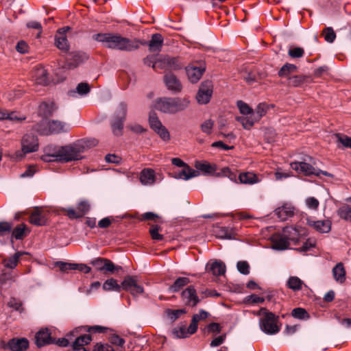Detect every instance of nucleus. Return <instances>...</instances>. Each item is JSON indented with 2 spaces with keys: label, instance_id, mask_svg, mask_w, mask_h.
I'll list each match as a JSON object with an SVG mask.
<instances>
[{
  "label": "nucleus",
  "instance_id": "obj_1",
  "mask_svg": "<svg viewBox=\"0 0 351 351\" xmlns=\"http://www.w3.org/2000/svg\"><path fill=\"white\" fill-rule=\"evenodd\" d=\"M93 37L106 47L112 49L131 51L138 48L137 40L128 39L117 34H97Z\"/></svg>",
  "mask_w": 351,
  "mask_h": 351
},
{
  "label": "nucleus",
  "instance_id": "obj_2",
  "mask_svg": "<svg viewBox=\"0 0 351 351\" xmlns=\"http://www.w3.org/2000/svg\"><path fill=\"white\" fill-rule=\"evenodd\" d=\"M189 104L186 97H160L154 101L153 107L163 113L176 114L186 109Z\"/></svg>",
  "mask_w": 351,
  "mask_h": 351
},
{
  "label": "nucleus",
  "instance_id": "obj_3",
  "mask_svg": "<svg viewBox=\"0 0 351 351\" xmlns=\"http://www.w3.org/2000/svg\"><path fill=\"white\" fill-rule=\"evenodd\" d=\"M254 314L260 317L259 327L264 333L273 335L280 331V326L278 325V317L273 313L265 308H261L258 311L254 312Z\"/></svg>",
  "mask_w": 351,
  "mask_h": 351
},
{
  "label": "nucleus",
  "instance_id": "obj_4",
  "mask_svg": "<svg viewBox=\"0 0 351 351\" xmlns=\"http://www.w3.org/2000/svg\"><path fill=\"white\" fill-rule=\"evenodd\" d=\"M34 130L40 135L48 136L67 132L70 130V125L59 120H43L34 127Z\"/></svg>",
  "mask_w": 351,
  "mask_h": 351
},
{
  "label": "nucleus",
  "instance_id": "obj_5",
  "mask_svg": "<svg viewBox=\"0 0 351 351\" xmlns=\"http://www.w3.org/2000/svg\"><path fill=\"white\" fill-rule=\"evenodd\" d=\"M86 143L83 141H77L73 144L60 146V162H68L82 158V154L86 148Z\"/></svg>",
  "mask_w": 351,
  "mask_h": 351
},
{
  "label": "nucleus",
  "instance_id": "obj_6",
  "mask_svg": "<svg viewBox=\"0 0 351 351\" xmlns=\"http://www.w3.org/2000/svg\"><path fill=\"white\" fill-rule=\"evenodd\" d=\"M38 138L32 134H25L21 139V151L16 152L17 159L23 158L25 154L35 152L38 149Z\"/></svg>",
  "mask_w": 351,
  "mask_h": 351
},
{
  "label": "nucleus",
  "instance_id": "obj_7",
  "mask_svg": "<svg viewBox=\"0 0 351 351\" xmlns=\"http://www.w3.org/2000/svg\"><path fill=\"white\" fill-rule=\"evenodd\" d=\"M127 112V106L125 104H120L115 112L113 121L112 122V128L113 133L115 135H120L123 129V123L125 119Z\"/></svg>",
  "mask_w": 351,
  "mask_h": 351
},
{
  "label": "nucleus",
  "instance_id": "obj_8",
  "mask_svg": "<svg viewBox=\"0 0 351 351\" xmlns=\"http://www.w3.org/2000/svg\"><path fill=\"white\" fill-rule=\"evenodd\" d=\"M121 289L128 291L134 297H136L144 292L143 287L138 284L134 276H127L121 282Z\"/></svg>",
  "mask_w": 351,
  "mask_h": 351
},
{
  "label": "nucleus",
  "instance_id": "obj_9",
  "mask_svg": "<svg viewBox=\"0 0 351 351\" xmlns=\"http://www.w3.org/2000/svg\"><path fill=\"white\" fill-rule=\"evenodd\" d=\"M213 84L210 81L203 82L198 90L196 95V99L199 104H206L210 101L213 95Z\"/></svg>",
  "mask_w": 351,
  "mask_h": 351
},
{
  "label": "nucleus",
  "instance_id": "obj_10",
  "mask_svg": "<svg viewBox=\"0 0 351 351\" xmlns=\"http://www.w3.org/2000/svg\"><path fill=\"white\" fill-rule=\"evenodd\" d=\"M182 64L178 58L169 56L160 55L158 56V69L166 70H178L181 69Z\"/></svg>",
  "mask_w": 351,
  "mask_h": 351
},
{
  "label": "nucleus",
  "instance_id": "obj_11",
  "mask_svg": "<svg viewBox=\"0 0 351 351\" xmlns=\"http://www.w3.org/2000/svg\"><path fill=\"white\" fill-rule=\"evenodd\" d=\"M205 70L206 66L204 63L191 64L186 67V72L188 78L192 83L197 82L202 76Z\"/></svg>",
  "mask_w": 351,
  "mask_h": 351
},
{
  "label": "nucleus",
  "instance_id": "obj_12",
  "mask_svg": "<svg viewBox=\"0 0 351 351\" xmlns=\"http://www.w3.org/2000/svg\"><path fill=\"white\" fill-rule=\"evenodd\" d=\"M237 107L240 111V113L242 114L241 117H237V121L240 122L243 127L246 130H250L252 125L247 126L245 124V121L247 119H250L251 116L253 114V110L245 102L243 101H237Z\"/></svg>",
  "mask_w": 351,
  "mask_h": 351
},
{
  "label": "nucleus",
  "instance_id": "obj_13",
  "mask_svg": "<svg viewBox=\"0 0 351 351\" xmlns=\"http://www.w3.org/2000/svg\"><path fill=\"white\" fill-rule=\"evenodd\" d=\"M60 146L48 145L44 149L41 160L45 162H60Z\"/></svg>",
  "mask_w": 351,
  "mask_h": 351
},
{
  "label": "nucleus",
  "instance_id": "obj_14",
  "mask_svg": "<svg viewBox=\"0 0 351 351\" xmlns=\"http://www.w3.org/2000/svg\"><path fill=\"white\" fill-rule=\"evenodd\" d=\"M291 167L297 171L298 173H302L304 176L315 175L316 169L311 165L304 162H295L291 163Z\"/></svg>",
  "mask_w": 351,
  "mask_h": 351
},
{
  "label": "nucleus",
  "instance_id": "obj_15",
  "mask_svg": "<svg viewBox=\"0 0 351 351\" xmlns=\"http://www.w3.org/2000/svg\"><path fill=\"white\" fill-rule=\"evenodd\" d=\"M184 302L189 306H195L199 302L196 291L193 286H189L182 293Z\"/></svg>",
  "mask_w": 351,
  "mask_h": 351
},
{
  "label": "nucleus",
  "instance_id": "obj_16",
  "mask_svg": "<svg viewBox=\"0 0 351 351\" xmlns=\"http://www.w3.org/2000/svg\"><path fill=\"white\" fill-rule=\"evenodd\" d=\"M69 27L60 29L55 36V43L56 47L62 51H66L69 49V45L66 36V32L69 30Z\"/></svg>",
  "mask_w": 351,
  "mask_h": 351
},
{
  "label": "nucleus",
  "instance_id": "obj_17",
  "mask_svg": "<svg viewBox=\"0 0 351 351\" xmlns=\"http://www.w3.org/2000/svg\"><path fill=\"white\" fill-rule=\"evenodd\" d=\"M307 223L320 233H327L331 229V222L328 219L319 221L308 219Z\"/></svg>",
  "mask_w": 351,
  "mask_h": 351
},
{
  "label": "nucleus",
  "instance_id": "obj_18",
  "mask_svg": "<svg viewBox=\"0 0 351 351\" xmlns=\"http://www.w3.org/2000/svg\"><path fill=\"white\" fill-rule=\"evenodd\" d=\"M140 182L144 186H152L156 182V176L154 169H144L140 174Z\"/></svg>",
  "mask_w": 351,
  "mask_h": 351
},
{
  "label": "nucleus",
  "instance_id": "obj_19",
  "mask_svg": "<svg viewBox=\"0 0 351 351\" xmlns=\"http://www.w3.org/2000/svg\"><path fill=\"white\" fill-rule=\"evenodd\" d=\"M267 108L266 104H260L257 106L255 111L253 110V114L252 117L250 118V119H247L245 121V124L248 125H254V124L258 121L261 117H263L267 112Z\"/></svg>",
  "mask_w": 351,
  "mask_h": 351
},
{
  "label": "nucleus",
  "instance_id": "obj_20",
  "mask_svg": "<svg viewBox=\"0 0 351 351\" xmlns=\"http://www.w3.org/2000/svg\"><path fill=\"white\" fill-rule=\"evenodd\" d=\"M6 347L12 351H25L29 347V341L25 338L12 339Z\"/></svg>",
  "mask_w": 351,
  "mask_h": 351
},
{
  "label": "nucleus",
  "instance_id": "obj_21",
  "mask_svg": "<svg viewBox=\"0 0 351 351\" xmlns=\"http://www.w3.org/2000/svg\"><path fill=\"white\" fill-rule=\"evenodd\" d=\"M164 81L169 90L176 93L180 92L182 90L180 82L173 74H166L164 77Z\"/></svg>",
  "mask_w": 351,
  "mask_h": 351
},
{
  "label": "nucleus",
  "instance_id": "obj_22",
  "mask_svg": "<svg viewBox=\"0 0 351 351\" xmlns=\"http://www.w3.org/2000/svg\"><path fill=\"white\" fill-rule=\"evenodd\" d=\"M195 167L197 171H201L205 176H215L217 170V166L210 164L207 161H196Z\"/></svg>",
  "mask_w": 351,
  "mask_h": 351
},
{
  "label": "nucleus",
  "instance_id": "obj_23",
  "mask_svg": "<svg viewBox=\"0 0 351 351\" xmlns=\"http://www.w3.org/2000/svg\"><path fill=\"white\" fill-rule=\"evenodd\" d=\"M184 167L182 170L173 173L172 177L176 179L189 180L199 175L197 171L191 169L188 165Z\"/></svg>",
  "mask_w": 351,
  "mask_h": 351
},
{
  "label": "nucleus",
  "instance_id": "obj_24",
  "mask_svg": "<svg viewBox=\"0 0 351 351\" xmlns=\"http://www.w3.org/2000/svg\"><path fill=\"white\" fill-rule=\"evenodd\" d=\"M32 77L36 83L45 86L48 84L49 80L45 68L42 66L36 67L32 71Z\"/></svg>",
  "mask_w": 351,
  "mask_h": 351
},
{
  "label": "nucleus",
  "instance_id": "obj_25",
  "mask_svg": "<svg viewBox=\"0 0 351 351\" xmlns=\"http://www.w3.org/2000/svg\"><path fill=\"white\" fill-rule=\"evenodd\" d=\"M36 343L38 347L43 346L53 342L51 335L47 329H42L39 330L35 337Z\"/></svg>",
  "mask_w": 351,
  "mask_h": 351
},
{
  "label": "nucleus",
  "instance_id": "obj_26",
  "mask_svg": "<svg viewBox=\"0 0 351 351\" xmlns=\"http://www.w3.org/2000/svg\"><path fill=\"white\" fill-rule=\"evenodd\" d=\"M289 240L284 234V231H282V234L281 235H277L274 237L272 241V248L277 250H284L289 247Z\"/></svg>",
  "mask_w": 351,
  "mask_h": 351
},
{
  "label": "nucleus",
  "instance_id": "obj_27",
  "mask_svg": "<svg viewBox=\"0 0 351 351\" xmlns=\"http://www.w3.org/2000/svg\"><path fill=\"white\" fill-rule=\"evenodd\" d=\"M29 221L36 226L45 225L47 222L45 213L38 208L35 209L29 217Z\"/></svg>",
  "mask_w": 351,
  "mask_h": 351
},
{
  "label": "nucleus",
  "instance_id": "obj_28",
  "mask_svg": "<svg viewBox=\"0 0 351 351\" xmlns=\"http://www.w3.org/2000/svg\"><path fill=\"white\" fill-rule=\"evenodd\" d=\"M294 208L290 205H284L275 210V214L281 221H285L293 215Z\"/></svg>",
  "mask_w": 351,
  "mask_h": 351
},
{
  "label": "nucleus",
  "instance_id": "obj_29",
  "mask_svg": "<svg viewBox=\"0 0 351 351\" xmlns=\"http://www.w3.org/2000/svg\"><path fill=\"white\" fill-rule=\"evenodd\" d=\"M209 313L204 310H200L199 313L195 314L191 319L189 325V330L191 332H195L197 329L198 322L207 318Z\"/></svg>",
  "mask_w": 351,
  "mask_h": 351
},
{
  "label": "nucleus",
  "instance_id": "obj_30",
  "mask_svg": "<svg viewBox=\"0 0 351 351\" xmlns=\"http://www.w3.org/2000/svg\"><path fill=\"white\" fill-rule=\"evenodd\" d=\"M91 341L90 335H81L77 337L73 343V348L75 351H86L84 346L88 344Z\"/></svg>",
  "mask_w": 351,
  "mask_h": 351
},
{
  "label": "nucleus",
  "instance_id": "obj_31",
  "mask_svg": "<svg viewBox=\"0 0 351 351\" xmlns=\"http://www.w3.org/2000/svg\"><path fill=\"white\" fill-rule=\"evenodd\" d=\"M332 275L335 281L339 284L346 281V271L342 263H338L333 267Z\"/></svg>",
  "mask_w": 351,
  "mask_h": 351
},
{
  "label": "nucleus",
  "instance_id": "obj_32",
  "mask_svg": "<svg viewBox=\"0 0 351 351\" xmlns=\"http://www.w3.org/2000/svg\"><path fill=\"white\" fill-rule=\"evenodd\" d=\"M285 235L287 236L289 241L296 243L299 241L300 235L304 234V231L301 229L287 227L283 229Z\"/></svg>",
  "mask_w": 351,
  "mask_h": 351
},
{
  "label": "nucleus",
  "instance_id": "obj_33",
  "mask_svg": "<svg viewBox=\"0 0 351 351\" xmlns=\"http://www.w3.org/2000/svg\"><path fill=\"white\" fill-rule=\"evenodd\" d=\"M163 44L162 36L160 34L152 35L150 41L148 43L149 50L152 51H160Z\"/></svg>",
  "mask_w": 351,
  "mask_h": 351
},
{
  "label": "nucleus",
  "instance_id": "obj_34",
  "mask_svg": "<svg viewBox=\"0 0 351 351\" xmlns=\"http://www.w3.org/2000/svg\"><path fill=\"white\" fill-rule=\"evenodd\" d=\"M239 179L241 183L253 184L258 183L261 179L252 172L242 173L239 175Z\"/></svg>",
  "mask_w": 351,
  "mask_h": 351
},
{
  "label": "nucleus",
  "instance_id": "obj_35",
  "mask_svg": "<svg viewBox=\"0 0 351 351\" xmlns=\"http://www.w3.org/2000/svg\"><path fill=\"white\" fill-rule=\"evenodd\" d=\"M210 270L215 276H221L226 272V265L220 261H213L210 266Z\"/></svg>",
  "mask_w": 351,
  "mask_h": 351
},
{
  "label": "nucleus",
  "instance_id": "obj_36",
  "mask_svg": "<svg viewBox=\"0 0 351 351\" xmlns=\"http://www.w3.org/2000/svg\"><path fill=\"white\" fill-rule=\"evenodd\" d=\"M190 282L189 278L186 277H180L176 280L174 283L171 285L169 290L171 293L179 291L183 287L186 286Z\"/></svg>",
  "mask_w": 351,
  "mask_h": 351
},
{
  "label": "nucleus",
  "instance_id": "obj_37",
  "mask_svg": "<svg viewBox=\"0 0 351 351\" xmlns=\"http://www.w3.org/2000/svg\"><path fill=\"white\" fill-rule=\"evenodd\" d=\"M102 289L105 291H114L117 292H119L121 290V284L119 285L117 281L114 278H110L106 280L103 285Z\"/></svg>",
  "mask_w": 351,
  "mask_h": 351
},
{
  "label": "nucleus",
  "instance_id": "obj_38",
  "mask_svg": "<svg viewBox=\"0 0 351 351\" xmlns=\"http://www.w3.org/2000/svg\"><path fill=\"white\" fill-rule=\"evenodd\" d=\"M194 333L190 332L189 326L186 328L184 325L178 326L173 330V335L178 338H186Z\"/></svg>",
  "mask_w": 351,
  "mask_h": 351
},
{
  "label": "nucleus",
  "instance_id": "obj_39",
  "mask_svg": "<svg viewBox=\"0 0 351 351\" xmlns=\"http://www.w3.org/2000/svg\"><path fill=\"white\" fill-rule=\"evenodd\" d=\"M337 212L341 219L351 222V206L348 204L343 205Z\"/></svg>",
  "mask_w": 351,
  "mask_h": 351
},
{
  "label": "nucleus",
  "instance_id": "obj_40",
  "mask_svg": "<svg viewBox=\"0 0 351 351\" xmlns=\"http://www.w3.org/2000/svg\"><path fill=\"white\" fill-rule=\"evenodd\" d=\"M22 255L21 252H16L12 256L3 260V265L8 269H14L17 265L19 258Z\"/></svg>",
  "mask_w": 351,
  "mask_h": 351
},
{
  "label": "nucleus",
  "instance_id": "obj_41",
  "mask_svg": "<svg viewBox=\"0 0 351 351\" xmlns=\"http://www.w3.org/2000/svg\"><path fill=\"white\" fill-rule=\"evenodd\" d=\"M90 92V86L87 83H80L76 89L74 90H71L69 93V96L75 97L76 93H78L80 95H84L88 94Z\"/></svg>",
  "mask_w": 351,
  "mask_h": 351
},
{
  "label": "nucleus",
  "instance_id": "obj_42",
  "mask_svg": "<svg viewBox=\"0 0 351 351\" xmlns=\"http://www.w3.org/2000/svg\"><path fill=\"white\" fill-rule=\"evenodd\" d=\"M302 285V280L296 276L290 277L287 281L288 287L293 291L300 290Z\"/></svg>",
  "mask_w": 351,
  "mask_h": 351
},
{
  "label": "nucleus",
  "instance_id": "obj_43",
  "mask_svg": "<svg viewBox=\"0 0 351 351\" xmlns=\"http://www.w3.org/2000/svg\"><path fill=\"white\" fill-rule=\"evenodd\" d=\"M336 141L338 144V147H340V145L343 147L351 148V137H348L346 135L341 134H337L335 135Z\"/></svg>",
  "mask_w": 351,
  "mask_h": 351
},
{
  "label": "nucleus",
  "instance_id": "obj_44",
  "mask_svg": "<svg viewBox=\"0 0 351 351\" xmlns=\"http://www.w3.org/2000/svg\"><path fill=\"white\" fill-rule=\"evenodd\" d=\"M291 315L293 317L302 320H307L310 317L308 312L302 308H295L293 309Z\"/></svg>",
  "mask_w": 351,
  "mask_h": 351
},
{
  "label": "nucleus",
  "instance_id": "obj_45",
  "mask_svg": "<svg viewBox=\"0 0 351 351\" xmlns=\"http://www.w3.org/2000/svg\"><path fill=\"white\" fill-rule=\"evenodd\" d=\"M214 124V121L210 119L204 121L200 125L202 132L207 135L211 134Z\"/></svg>",
  "mask_w": 351,
  "mask_h": 351
},
{
  "label": "nucleus",
  "instance_id": "obj_46",
  "mask_svg": "<svg viewBox=\"0 0 351 351\" xmlns=\"http://www.w3.org/2000/svg\"><path fill=\"white\" fill-rule=\"evenodd\" d=\"M149 123L150 128L154 131L156 129H159L160 127L163 125L161 121L159 120L156 114L154 112H150L149 115Z\"/></svg>",
  "mask_w": 351,
  "mask_h": 351
},
{
  "label": "nucleus",
  "instance_id": "obj_47",
  "mask_svg": "<svg viewBox=\"0 0 351 351\" xmlns=\"http://www.w3.org/2000/svg\"><path fill=\"white\" fill-rule=\"evenodd\" d=\"M296 69V66L294 64H286L279 71V76L287 77L290 73H293Z\"/></svg>",
  "mask_w": 351,
  "mask_h": 351
},
{
  "label": "nucleus",
  "instance_id": "obj_48",
  "mask_svg": "<svg viewBox=\"0 0 351 351\" xmlns=\"http://www.w3.org/2000/svg\"><path fill=\"white\" fill-rule=\"evenodd\" d=\"M144 64L152 66L154 69H158V56H148L144 59Z\"/></svg>",
  "mask_w": 351,
  "mask_h": 351
},
{
  "label": "nucleus",
  "instance_id": "obj_49",
  "mask_svg": "<svg viewBox=\"0 0 351 351\" xmlns=\"http://www.w3.org/2000/svg\"><path fill=\"white\" fill-rule=\"evenodd\" d=\"M160 230V227L155 225L152 226L149 230V233L152 239L156 241H161L163 239V236L159 234V231Z\"/></svg>",
  "mask_w": 351,
  "mask_h": 351
},
{
  "label": "nucleus",
  "instance_id": "obj_50",
  "mask_svg": "<svg viewBox=\"0 0 351 351\" xmlns=\"http://www.w3.org/2000/svg\"><path fill=\"white\" fill-rule=\"evenodd\" d=\"M154 132L165 141H168L170 139V134L167 129L162 125L159 129H156Z\"/></svg>",
  "mask_w": 351,
  "mask_h": 351
},
{
  "label": "nucleus",
  "instance_id": "obj_51",
  "mask_svg": "<svg viewBox=\"0 0 351 351\" xmlns=\"http://www.w3.org/2000/svg\"><path fill=\"white\" fill-rule=\"evenodd\" d=\"M324 36L326 41L330 43H332L336 38V34L331 27H327L324 29Z\"/></svg>",
  "mask_w": 351,
  "mask_h": 351
},
{
  "label": "nucleus",
  "instance_id": "obj_52",
  "mask_svg": "<svg viewBox=\"0 0 351 351\" xmlns=\"http://www.w3.org/2000/svg\"><path fill=\"white\" fill-rule=\"evenodd\" d=\"M25 230V226L24 224H21L13 230L12 237L16 239H20L24 236Z\"/></svg>",
  "mask_w": 351,
  "mask_h": 351
},
{
  "label": "nucleus",
  "instance_id": "obj_53",
  "mask_svg": "<svg viewBox=\"0 0 351 351\" xmlns=\"http://www.w3.org/2000/svg\"><path fill=\"white\" fill-rule=\"evenodd\" d=\"M17 275L13 274L11 272H3L0 278L1 284H5L8 281L14 282Z\"/></svg>",
  "mask_w": 351,
  "mask_h": 351
},
{
  "label": "nucleus",
  "instance_id": "obj_54",
  "mask_svg": "<svg viewBox=\"0 0 351 351\" xmlns=\"http://www.w3.org/2000/svg\"><path fill=\"white\" fill-rule=\"evenodd\" d=\"M305 203L308 208L312 210H317L319 204V201L313 197L306 198Z\"/></svg>",
  "mask_w": 351,
  "mask_h": 351
},
{
  "label": "nucleus",
  "instance_id": "obj_55",
  "mask_svg": "<svg viewBox=\"0 0 351 351\" xmlns=\"http://www.w3.org/2000/svg\"><path fill=\"white\" fill-rule=\"evenodd\" d=\"M237 267L239 271L244 275L248 274L250 272V266L246 261H239Z\"/></svg>",
  "mask_w": 351,
  "mask_h": 351
},
{
  "label": "nucleus",
  "instance_id": "obj_56",
  "mask_svg": "<svg viewBox=\"0 0 351 351\" xmlns=\"http://www.w3.org/2000/svg\"><path fill=\"white\" fill-rule=\"evenodd\" d=\"M6 119L10 120L12 121H19L25 119V117L19 114L18 112L12 111L7 112V118Z\"/></svg>",
  "mask_w": 351,
  "mask_h": 351
},
{
  "label": "nucleus",
  "instance_id": "obj_57",
  "mask_svg": "<svg viewBox=\"0 0 351 351\" xmlns=\"http://www.w3.org/2000/svg\"><path fill=\"white\" fill-rule=\"evenodd\" d=\"M288 53L292 58H300L304 55V50L301 47H294L289 49Z\"/></svg>",
  "mask_w": 351,
  "mask_h": 351
},
{
  "label": "nucleus",
  "instance_id": "obj_58",
  "mask_svg": "<svg viewBox=\"0 0 351 351\" xmlns=\"http://www.w3.org/2000/svg\"><path fill=\"white\" fill-rule=\"evenodd\" d=\"M12 230V225L8 222H0V236L10 233Z\"/></svg>",
  "mask_w": 351,
  "mask_h": 351
},
{
  "label": "nucleus",
  "instance_id": "obj_59",
  "mask_svg": "<svg viewBox=\"0 0 351 351\" xmlns=\"http://www.w3.org/2000/svg\"><path fill=\"white\" fill-rule=\"evenodd\" d=\"M90 205L86 201H81L77 205V210H79L82 216L88 211Z\"/></svg>",
  "mask_w": 351,
  "mask_h": 351
},
{
  "label": "nucleus",
  "instance_id": "obj_60",
  "mask_svg": "<svg viewBox=\"0 0 351 351\" xmlns=\"http://www.w3.org/2000/svg\"><path fill=\"white\" fill-rule=\"evenodd\" d=\"M22 95V91L21 90H12L7 93L5 95V97L9 101H13L17 98H19Z\"/></svg>",
  "mask_w": 351,
  "mask_h": 351
},
{
  "label": "nucleus",
  "instance_id": "obj_61",
  "mask_svg": "<svg viewBox=\"0 0 351 351\" xmlns=\"http://www.w3.org/2000/svg\"><path fill=\"white\" fill-rule=\"evenodd\" d=\"M291 173L284 172L280 168H278L275 172V178L276 180H281L291 176Z\"/></svg>",
  "mask_w": 351,
  "mask_h": 351
},
{
  "label": "nucleus",
  "instance_id": "obj_62",
  "mask_svg": "<svg viewBox=\"0 0 351 351\" xmlns=\"http://www.w3.org/2000/svg\"><path fill=\"white\" fill-rule=\"evenodd\" d=\"M106 258H97L91 261V264L99 271L104 270V264Z\"/></svg>",
  "mask_w": 351,
  "mask_h": 351
},
{
  "label": "nucleus",
  "instance_id": "obj_63",
  "mask_svg": "<svg viewBox=\"0 0 351 351\" xmlns=\"http://www.w3.org/2000/svg\"><path fill=\"white\" fill-rule=\"evenodd\" d=\"M120 267H117L112 261L108 259H106L105 263L104 264V270L114 272L116 269H119Z\"/></svg>",
  "mask_w": 351,
  "mask_h": 351
},
{
  "label": "nucleus",
  "instance_id": "obj_64",
  "mask_svg": "<svg viewBox=\"0 0 351 351\" xmlns=\"http://www.w3.org/2000/svg\"><path fill=\"white\" fill-rule=\"evenodd\" d=\"M95 351H114V350L108 344L99 343L95 345Z\"/></svg>",
  "mask_w": 351,
  "mask_h": 351
}]
</instances>
